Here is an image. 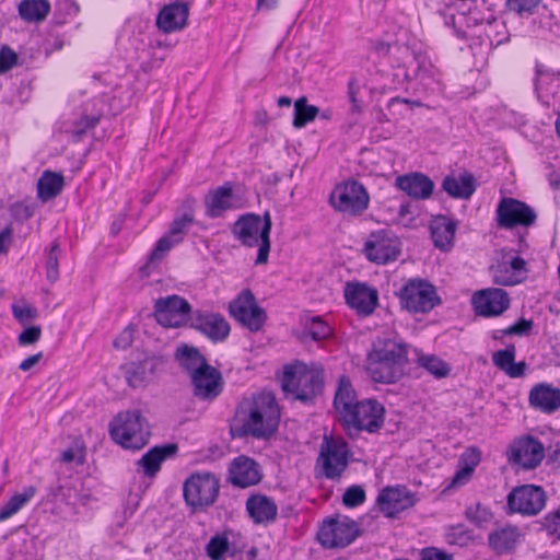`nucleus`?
I'll return each mask as SVG.
<instances>
[{"label":"nucleus","instance_id":"f257e3e1","mask_svg":"<svg viewBox=\"0 0 560 560\" xmlns=\"http://www.w3.org/2000/svg\"><path fill=\"white\" fill-rule=\"evenodd\" d=\"M237 417L244 435L268 440L277 432L281 413L273 393L261 390L240 404Z\"/></svg>","mask_w":560,"mask_h":560},{"label":"nucleus","instance_id":"f03ea898","mask_svg":"<svg viewBox=\"0 0 560 560\" xmlns=\"http://www.w3.org/2000/svg\"><path fill=\"white\" fill-rule=\"evenodd\" d=\"M271 226V214L268 211L264 213L262 218L254 213L244 214L234 223L233 234L242 245L258 246L256 265H264L268 261Z\"/></svg>","mask_w":560,"mask_h":560},{"label":"nucleus","instance_id":"7ed1b4c3","mask_svg":"<svg viewBox=\"0 0 560 560\" xmlns=\"http://www.w3.org/2000/svg\"><path fill=\"white\" fill-rule=\"evenodd\" d=\"M282 389L302 402L312 401L323 389L324 371L304 363L287 366L282 377Z\"/></svg>","mask_w":560,"mask_h":560},{"label":"nucleus","instance_id":"20e7f679","mask_svg":"<svg viewBox=\"0 0 560 560\" xmlns=\"http://www.w3.org/2000/svg\"><path fill=\"white\" fill-rule=\"evenodd\" d=\"M407 348L402 343H387L369 355L366 370L374 382L395 383L405 371Z\"/></svg>","mask_w":560,"mask_h":560},{"label":"nucleus","instance_id":"39448f33","mask_svg":"<svg viewBox=\"0 0 560 560\" xmlns=\"http://www.w3.org/2000/svg\"><path fill=\"white\" fill-rule=\"evenodd\" d=\"M109 434L121 447L135 451L148 444L150 430L141 412L133 410L118 413L109 424Z\"/></svg>","mask_w":560,"mask_h":560},{"label":"nucleus","instance_id":"423d86ee","mask_svg":"<svg viewBox=\"0 0 560 560\" xmlns=\"http://www.w3.org/2000/svg\"><path fill=\"white\" fill-rule=\"evenodd\" d=\"M400 304L410 313H429L441 303L435 287L424 279H410L400 289Z\"/></svg>","mask_w":560,"mask_h":560},{"label":"nucleus","instance_id":"0eeeda50","mask_svg":"<svg viewBox=\"0 0 560 560\" xmlns=\"http://www.w3.org/2000/svg\"><path fill=\"white\" fill-rule=\"evenodd\" d=\"M220 489L219 479L211 472L192 474L184 483V498L194 510L214 503Z\"/></svg>","mask_w":560,"mask_h":560},{"label":"nucleus","instance_id":"6e6552de","mask_svg":"<svg viewBox=\"0 0 560 560\" xmlns=\"http://www.w3.org/2000/svg\"><path fill=\"white\" fill-rule=\"evenodd\" d=\"M370 197L365 187L349 180L338 185L330 195L332 207L343 213L359 215L369 207Z\"/></svg>","mask_w":560,"mask_h":560},{"label":"nucleus","instance_id":"1a4fd4ad","mask_svg":"<svg viewBox=\"0 0 560 560\" xmlns=\"http://www.w3.org/2000/svg\"><path fill=\"white\" fill-rule=\"evenodd\" d=\"M349 455L350 451L343 439L325 435L319 452L324 476L328 479L339 478L348 467Z\"/></svg>","mask_w":560,"mask_h":560},{"label":"nucleus","instance_id":"9d476101","mask_svg":"<svg viewBox=\"0 0 560 560\" xmlns=\"http://www.w3.org/2000/svg\"><path fill=\"white\" fill-rule=\"evenodd\" d=\"M384 413L385 409L378 401L372 399L363 400L354 404L353 409L347 412L343 422L349 430H364L374 433L382 428Z\"/></svg>","mask_w":560,"mask_h":560},{"label":"nucleus","instance_id":"9b49d317","mask_svg":"<svg viewBox=\"0 0 560 560\" xmlns=\"http://www.w3.org/2000/svg\"><path fill=\"white\" fill-rule=\"evenodd\" d=\"M360 534L358 524L347 516L325 522L318 533V541L325 548H343Z\"/></svg>","mask_w":560,"mask_h":560},{"label":"nucleus","instance_id":"f8f14e48","mask_svg":"<svg viewBox=\"0 0 560 560\" xmlns=\"http://www.w3.org/2000/svg\"><path fill=\"white\" fill-rule=\"evenodd\" d=\"M546 493L541 487L523 485L514 488L508 495V508L511 513L533 516L546 505Z\"/></svg>","mask_w":560,"mask_h":560},{"label":"nucleus","instance_id":"ddd939ff","mask_svg":"<svg viewBox=\"0 0 560 560\" xmlns=\"http://www.w3.org/2000/svg\"><path fill=\"white\" fill-rule=\"evenodd\" d=\"M498 225L510 230L515 226H530L536 222L537 214L527 203L505 197L497 208Z\"/></svg>","mask_w":560,"mask_h":560},{"label":"nucleus","instance_id":"4468645a","mask_svg":"<svg viewBox=\"0 0 560 560\" xmlns=\"http://www.w3.org/2000/svg\"><path fill=\"white\" fill-rule=\"evenodd\" d=\"M190 311V304L184 298L173 294L156 300L154 315L162 326L175 328L187 322Z\"/></svg>","mask_w":560,"mask_h":560},{"label":"nucleus","instance_id":"2eb2a0df","mask_svg":"<svg viewBox=\"0 0 560 560\" xmlns=\"http://www.w3.org/2000/svg\"><path fill=\"white\" fill-rule=\"evenodd\" d=\"M364 253L370 261L385 265L398 257L400 253L399 241L388 231L374 232L365 242Z\"/></svg>","mask_w":560,"mask_h":560},{"label":"nucleus","instance_id":"dca6fc26","mask_svg":"<svg viewBox=\"0 0 560 560\" xmlns=\"http://www.w3.org/2000/svg\"><path fill=\"white\" fill-rule=\"evenodd\" d=\"M231 314L252 331L259 330L265 320V311L257 305L250 290H244L238 298L230 304Z\"/></svg>","mask_w":560,"mask_h":560},{"label":"nucleus","instance_id":"f3484780","mask_svg":"<svg viewBox=\"0 0 560 560\" xmlns=\"http://www.w3.org/2000/svg\"><path fill=\"white\" fill-rule=\"evenodd\" d=\"M526 261L520 256L505 254L490 268L492 280L499 285H515L525 279Z\"/></svg>","mask_w":560,"mask_h":560},{"label":"nucleus","instance_id":"a211bd4d","mask_svg":"<svg viewBox=\"0 0 560 560\" xmlns=\"http://www.w3.org/2000/svg\"><path fill=\"white\" fill-rule=\"evenodd\" d=\"M377 505L387 517H395L417 502L416 495L406 487H386L377 495Z\"/></svg>","mask_w":560,"mask_h":560},{"label":"nucleus","instance_id":"6ab92c4d","mask_svg":"<svg viewBox=\"0 0 560 560\" xmlns=\"http://www.w3.org/2000/svg\"><path fill=\"white\" fill-rule=\"evenodd\" d=\"M475 312L483 317L499 316L510 306V298L506 291L499 288H488L472 295Z\"/></svg>","mask_w":560,"mask_h":560},{"label":"nucleus","instance_id":"aec40b11","mask_svg":"<svg viewBox=\"0 0 560 560\" xmlns=\"http://www.w3.org/2000/svg\"><path fill=\"white\" fill-rule=\"evenodd\" d=\"M545 456V447L535 438L526 436L511 445L510 460L525 469L536 468Z\"/></svg>","mask_w":560,"mask_h":560},{"label":"nucleus","instance_id":"412c9836","mask_svg":"<svg viewBox=\"0 0 560 560\" xmlns=\"http://www.w3.org/2000/svg\"><path fill=\"white\" fill-rule=\"evenodd\" d=\"M191 326L213 342L224 341L230 334L229 323L218 313L197 312Z\"/></svg>","mask_w":560,"mask_h":560},{"label":"nucleus","instance_id":"4be33fe9","mask_svg":"<svg viewBox=\"0 0 560 560\" xmlns=\"http://www.w3.org/2000/svg\"><path fill=\"white\" fill-rule=\"evenodd\" d=\"M194 395L201 400H213L223 390L221 373L209 365L191 377Z\"/></svg>","mask_w":560,"mask_h":560},{"label":"nucleus","instance_id":"5701e85b","mask_svg":"<svg viewBox=\"0 0 560 560\" xmlns=\"http://www.w3.org/2000/svg\"><path fill=\"white\" fill-rule=\"evenodd\" d=\"M188 15V3L173 2L161 9L156 16V26L166 34L180 31L187 25Z\"/></svg>","mask_w":560,"mask_h":560},{"label":"nucleus","instance_id":"b1692460","mask_svg":"<svg viewBox=\"0 0 560 560\" xmlns=\"http://www.w3.org/2000/svg\"><path fill=\"white\" fill-rule=\"evenodd\" d=\"M345 298L350 307L363 315L371 314L377 303V292L362 283H348Z\"/></svg>","mask_w":560,"mask_h":560},{"label":"nucleus","instance_id":"393cba45","mask_svg":"<svg viewBox=\"0 0 560 560\" xmlns=\"http://www.w3.org/2000/svg\"><path fill=\"white\" fill-rule=\"evenodd\" d=\"M206 214L220 218L225 211L234 208V194L231 183H225L210 190L205 197Z\"/></svg>","mask_w":560,"mask_h":560},{"label":"nucleus","instance_id":"a878e982","mask_svg":"<svg viewBox=\"0 0 560 560\" xmlns=\"http://www.w3.org/2000/svg\"><path fill=\"white\" fill-rule=\"evenodd\" d=\"M528 400L534 409L553 413L560 408V389L546 383L537 384L530 389Z\"/></svg>","mask_w":560,"mask_h":560},{"label":"nucleus","instance_id":"bb28decb","mask_svg":"<svg viewBox=\"0 0 560 560\" xmlns=\"http://www.w3.org/2000/svg\"><path fill=\"white\" fill-rule=\"evenodd\" d=\"M396 186L413 199H428L434 190V183L422 173L398 176Z\"/></svg>","mask_w":560,"mask_h":560},{"label":"nucleus","instance_id":"cd10ccee","mask_svg":"<svg viewBox=\"0 0 560 560\" xmlns=\"http://www.w3.org/2000/svg\"><path fill=\"white\" fill-rule=\"evenodd\" d=\"M230 481L241 488L258 483L260 481L258 465L245 456L235 458L230 468Z\"/></svg>","mask_w":560,"mask_h":560},{"label":"nucleus","instance_id":"c85d7f7f","mask_svg":"<svg viewBox=\"0 0 560 560\" xmlns=\"http://www.w3.org/2000/svg\"><path fill=\"white\" fill-rule=\"evenodd\" d=\"M176 451L175 444L154 446L137 460V470L147 477H154L160 471L161 464Z\"/></svg>","mask_w":560,"mask_h":560},{"label":"nucleus","instance_id":"c756f323","mask_svg":"<svg viewBox=\"0 0 560 560\" xmlns=\"http://www.w3.org/2000/svg\"><path fill=\"white\" fill-rule=\"evenodd\" d=\"M522 537L517 526L505 525L489 534L488 545L498 555H503L512 551L520 544Z\"/></svg>","mask_w":560,"mask_h":560},{"label":"nucleus","instance_id":"7c9ffc66","mask_svg":"<svg viewBox=\"0 0 560 560\" xmlns=\"http://www.w3.org/2000/svg\"><path fill=\"white\" fill-rule=\"evenodd\" d=\"M246 510L256 524L272 523L278 514L275 501L262 494L249 497L246 501Z\"/></svg>","mask_w":560,"mask_h":560},{"label":"nucleus","instance_id":"2f4dec72","mask_svg":"<svg viewBox=\"0 0 560 560\" xmlns=\"http://www.w3.org/2000/svg\"><path fill=\"white\" fill-rule=\"evenodd\" d=\"M413 78L419 80L420 83L429 90H434L440 85L441 74L428 57L421 52H415L412 57Z\"/></svg>","mask_w":560,"mask_h":560},{"label":"nucleus","instance_id":"473e14b6","mask_svg":"<svg viewBox=\"0 0 560 560\" xmlns=\"http://www.w3.org/2000/svg\"><path fill=\"white\" fill-rule=\"evenodd\" d=\"M161 361L156 358H145L140 362H131L126 369V378L131 387L144 386L153 376Z\"/></svg>","mask_w":560,"mask_h":560},{"label":"nucleus","instance_id":"72a5a7b5","mask_svg":"<svg viewBox=\"0 0 560 560\" xmlns=\"http://www.w3.org/2000/svg\"><path fill=\"white\" fill-rule=\"evenodd\" d=\"M457 224L454 220L440 215L431 223V235L435 247L442 250H448L453 246V241Z\"/></svg>","mask_w":560,"mask_h":560},{"label":"nucleus","instance_id":"f704fd0d","mask_svg":"<svg viewBox=\"0 0 560 560\" xmlns=\"http://www.w3.org/2000/svg\"><path fill=\"white\" fill-rule=\"evenodd\" d=\"M442 188L456 199H469L476 190L475 178L471 174L448 175L443 179Z\"/></svg>","mask_w":560,"mask_h":560},{"label":"nucleus","instance_id":"c9c22d12","mask_svg":"<svg viewBox=\"0 0 560 560\" xmlns=\"http://www.w3.org/2000/svg\"><path fill=\"white\" fill-rule=\"evenodd\" d=\"M175 358L180 366L189 373L190 378L194 374H197L198 371L209 366L207 360L198 349L187 345H183L176 349Z\"/></svg>","mask_w":560,"mask_h":560},{"label":"nucleus","instance_id":"e433bc0d","mask_svg":"<svg viewBox=\"0 0 560 560\" xmlns=\"http://www.w3.org/2000/svg\"><path fill=\"white\" fill-rule=\"evenodd\" d=\"M357 402L355 392L351 382L347 377L342 376L339 380V385L334 399V406L342 420L346 418L347 412H350L353 409L354 404Z\"/></svg>","mask_w":560,"mask_h":560},{"label":"nucleus","instance_id":"4c0bfd02","mask_svg":"<svg viewBox=\"0 0 560 560\" xmlns=\"http://www.w3.org/2000/svg\"><path fill=\"white\" fill-rule=\"evenodd\" d=\"M63 187V176L50 171H45L37 183L38 197L50 200L60 194Z\"/></svg>","mask_w":560,"mask_h":560},{"label":"nucleus","instance_id":"58836bf2","mask_svg":"<svg viewBox=\"0 0 560 560\" xmlns=\"http://www.w3.org/2000/svg\"><path fill=\"white\" fill-rule=\"evenodd\" d=\"M50 12L48 0H23L19 4V14L26 22H40Z\"/></svg>","mask_w":560,"mask_h":560},{"label":"nucleus","instance_id":"ea45409f","mask_svg":"<svg viewBox=\"0 0 560 560\" xmlns=\"http://www.w3.org/2000/svg\"><path fill=\"white\" fill-rule=\"evenodd\" d=\"M481 453L476 447L467 448L459 457L460 469L453 478L454 485H462L468 480L475 468L480 463Z\"/></svg>","mask_w":560,"mask_h":560},{"label":"nucleus","instance_id":"a19ab883","mask_svg":"<svg viewBox=\"0 0 560 560\" xmlns=\"http://www.w3.org/2000/svg\"><path fill=\"white\" fill-rule=\"evenodd\" d=\"M36 489L27 487L21 493L14 494L0 510V522H4L16 514L35 495Z\"/></svg>","mask_w":560,"mask_h":560},{"label":"nucleus","instance_id":"79ce46f5","mask_svg":"<svg viewBox=\"0 0 560 560\" xmlns=\"http://www.w3.org/2000/svg\"><path fill=\"white\" fill-rule=\"evenodd\" d=\"M318 114L319 108L315 105H310L307 98L302 96L294 103L293 126L298 129L303 128L308 122L314 121Z\"/></svg>","mask_w":560,"mask_h":560},{"label":"nucleus","instance_id":"37998d69","mask_svg":"<svg viewBox=\"0 0 560 560\" xmlns=\"http://www.w3.org/2000/svg\"><path fill=\"white\" fill-rule=\"evenodd\" d=\"M418 363L436 377H444L450 372L447 364L435 355H420Z\"/></svg>","mask_w":560,"mask_h":560},{"label":"nucleus","instance_id":"c03bdc74","mask_svg":"<svg viewBox=\"0 0 560 560\" xmlns=\"http://www.w3.org/2000/svg\"><path fill=\"white\" fill-rule=\"evenodd\" d=\"M11 308L14 318L23 325L38 317L37 308L25 300L13 303Z\"/></svg>","mask_w":560,"mask_h":560},{"label":"nucleus","instance_id":"a18cd8bd","mask_svg":"<svg viewBox=\"0 0 560 560\" xmlns=\"http://www.w3.org/2000/svg\"><path fill=\"white\" fill-rule=\"evenodd\" d=\"M61 249L57 243H54L46 255V277L54 283L59 279V257Z\"/></svg>","mask_w":560,"mask_h":560},{"label":"nucleus","instance_id":"49530a36","mask_svg":"<svg viewBox=\"0 0 560 560\" xmlns=\"http://www.w3.org/2000/svg\"><path fill=\"white\" fill-rule=\"evenodd\" d=\"M305 330L315 341L324 340L331 334V328L320 317L311 318L305 325Z\"/></svg>","mask_w":560,"mask_h":560},{"label":"nucleus","instance_id":"de8ad7c7","mask_svg":"<svg viewBox=\"0 0 560 560\" xmlns=\"http://www.w3.org/2000/svg\"><path fill=\"white\" fill-rule=\"evenodd\" d=\"M192 222L194 215L191 212H186L180 217H176L171 224L168 235L175 240L178 238V242L180 243Z\"/></svg>","mask_w":560,"mask_h":560},{"label":"nucleus","instance_id":"09e8293b","mask_svg":"<svg viewBox=\"0 0 560 560\" xmlns=\"http://www.w3.org/2000/svg\"><path fill=\"white\" fill-rule=\"evenodd\" d=\"M85 460V447L83 443L75 441L71 446L63 450L60 454V462L63 464L75 463L83 465Z\"/></svg>","mask_w":560,"mask_h":560},{"label":"nucleus","instance_id":"8fccbe9b","mask_svg":"<svg viewBox=\"0 0 560 560\" xmlns=\"http://www.w3.org/2000/svg\"><path fill=\"white\" fill-rule=\"evenodd\" d=\"M229 540L225 536L217 535L207 545V555L211 560H222L229 550Z\"/></svg>","mask_w":560,"mask_h":560},{"label":"nucleus","instance_id":"3c124183","mask_svg":"<svg viewBox=\"0 0 560 560\" xmlns=\"http://www.w3.org/2000/svg\"><path fill=\"white\" fill-rule=\"evenodd\" d=\"M465 514L467 520L478 527H483L492 518V513L480 504L467 508Z\"/></svg>","mask_w":560,"mask_h":560},{"label":"nucleus","instance_id":"603ef678","mask_svg":"<svg viewBox=\"0 0 560 560\" xmlns=\"http://www.w3.org/2000/svg\"><path fill=\"white\" fill-rule=\"evenodd\" d=\"M365 491L361 486L349 487L342 497V502L347 508H357L365 502Z\"/></svg>","mask_w":560,"mask_h":560},{"label":"nucleus","instance_id":"864d4df0","mask_svg":"<svg viewBox=\"0 0 560 560\" xmlns=\"http://www.w3.org/2000/svg\"><path fill=\"white\" fill-rule=\"evenodd\" d=\"M515 353L516 350L514 345H509L505 349L494 352L492 355L494 365L505 372L511 363H513Z\"/></svg>","mask_w":560,"mask_h":560},{"label":"nucleus","instance_id":"5fc2aeb1","mask_svg":"<svg viewBox=\"0 0 560 560\" xmlns=\"http://www.w3.org/2000/svg\"><path fill=\"white\" fill-rule=\"evenodd\" d=\"M178 243V238L175 240L168 234L164 235L158 241L154 249L152 250L150 261L153 262L161 260L164 257V255Z\"/></svg>","mask_w":560,"mask_h":560},{"label":"nucleus","instance_id":"6e6d98bb","mask_svg":"<svg viewBox=\"0 0 560 560\" xmlns=\"http://www.w3.org/2000/svg\"><path fill=\"white\" fill-rule=\"evenodd\" d=\"M470 539V532L462 524L451 526L447 530V540L450 544L464 546Z\"/></svg>","mask_w":560,"mask_h":560},{"label":"nucleus","instance_id":"4d7b16f0","mask_svg":"<svg viewBox=\"0 0 560 560\" xmlns=\"http://www.w3.org/2000/svg\"><path fill=\"white\" fill-rule=\"evenodd\" d=\"M98 120L100 118L97 116H83L73 122L70 132L78 141L89 129L93 128L98 122Z\"/></svg>","mask_w":560,"mask_h":560},{"label":"nucleus","instance_id":"13d9d810","mask_svg":"<svg viewBox=\"0 0 560 560\" xmlns=\"http://www.w3.org/2000/svg\"><path fill=\"white\" fill-rule=\"evenodd\" d=\"M534 327V322L532 319L521 318L515 324L504 328L502 335H511V336H528Z\"/></svg>","mask_w":560,"mask_h":560},{"label":"nucleus","instance_id":"bf43d9fd","mask_svg":"<svg viewBox=\"0 0 560 560\" xmlns=\"http://www.w3.org/2000/svg\"><path fill=\"white\" fill-rule=\"evenodd\" d=\"M541 0H508V7L511 11L523 14H532Z\"/></svg>","mask_w":560,"mask_h":560},{"label":"nucleus","instance_id":"052dcab7","mask_svg":"<svg viewBox=\"0 0 560 560\" xmlns=\"http://www.w3.org/2000/svg\"><path fill=\"white\" fill-rule=\"evenodd\" d=\"M549 535L560 539V508L548 513L542 523Z\"/></svg>","mask_w":560,"mask_h":560},{"label":"nucleus","instance_id":"680f3d73","mask_svg":"<svg viewBox=\"0 0 560 560\" xmlns=\"http://www.w3.org/2000/svg\"><path fill=\"white\" fill-rule=\"evenodd\" d=\"M18 63V55L8 46L0 50V74L11 70Z\"/></svg>","mask_w":560,"mask_h":560},{"label":"nucleus","instance_id":"e2e57ef3","mask_svg":"<svg viewBox=\"0 0 560 560\" xmlns=\"http://www.w3.org/2000/svg\"><path fill=\"white\" fill-rule=\"evenodd\" d=\"M35 546L33 538L24 537L16 539L13 542V548L19 556L23 557L24 560H33L32 549Z\"/></svg>","mask_w":560,"mask_h":560},{"label":"nucleus","instance_id":"0e129e2a","mask_svg":"<svg viewBox=\"0 0 560 560\" xmlns=\"http://www.w3.org/2000/svg\"><path fill=\"white\" fill-rule=\"evenodd\" d=\"M40 336L42 328L39 326H30L20 334L18 340L21 346H28L36 343Z\"/></svg>","mask_w":560,"mask_h":560},{"label":"nucleus","instance_id":"69168bd1","mask_svg":"<svg viewBox=\"0 0 560 560\" xmlns=\"http://www.w3.org/2000/svg\"><path fill=\"white\" fill-rule=\"evenodd\" d=\"M360 91V85L357 78L352 77L348 82V97L351 103V112L360 113L361 112V102L358 100V94Z\"/></svg>","mask_w":560,"mask_h":560},{"label":"nucleus","instance_id":"338daca9","mask_svg":"<svg viewBox=\"0 0 560 560\" xmlns=\"http://www.w3.org/2000/svg\"><path fill=\"white\" fill-rule=\"evenodd\" d=\"M421 560H453L452 555L434 547H428L421 551Z\"/></svg>","mask_w":560,"mask_h":560},{"label":"nucleus","instance_id":"774afa93","mask_svg":"<svg viewBox=\"0 0 560 560\" xmlns=\"http://www.w3.org/2000/svg\"><path fill=\"white\" fill-rule=\"evenodd\" d=\"M133 332L135 330L131 327L125 328L114 340L115 348L127 349L133 341Z\"/></svg>","mask_w":560,"mask_h":560}]
</instances>
